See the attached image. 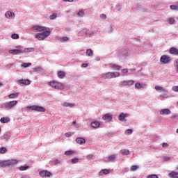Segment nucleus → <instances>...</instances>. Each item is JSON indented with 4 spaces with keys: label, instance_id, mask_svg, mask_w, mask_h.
Instances as JSON below:
<instances>
[{
    "label": "nucleus",
    "instance_id": "49",
    "mask_svg": "<svg viewBox=\"0 0 178 178\" xmlns=\"http://www.w3.org/2000/svg\"><path fill=\"white\" fill-rule=\"evenodd\" d=\"M6 151H7V149L5 147L0 148V154H5Z\"/></svg>",
    "mask_w": 178,
    "mask_h": 178
},
{
    "label": "nucleus",
    "instance_id": "36",
    "mask_svg": "<svg viewBox=\"0 0 178 178\" xmlns=\"http://www.w3.org/2000/svg\"><path fill=\"white\" fill-rule=\"evenodd\" d=\"M29 168H30V166H29V165H22V166L19 167V170H21L22 172H23L24 170H27V169H29Z\"/></svg>",
    "mask_w": 178,
    "mask_h": 178
},
{
    "label": "nucleus",
    "instance_id": "47",
    "mask_svg": "<svg viewBox=\"0 0 178 178\" xmlns=\"http://www.w3.org/2000/svg\"><path fill=\"white\" fill-rule=\"evenodd\" d=\"M167 22L169 23V24H175V18H169L168 20H167Z\"/></svg>",
    "mask_w": 178,
    "mask_h": 178
},
{
    "label": "nucleus",
    "instance_id": "63",
    "mask_svg": "<svg viewBox=\"0 0 178 178\" xmlns=\"http://www.w3.org/2000/svg\"><path fill=\"white\" fill-rule=\"evenodd\" d=\"M87 66H88V63H83L82 64V67H87Z\"/></svg>",
    "mask_w": 178,
    "mask_h": 178
},
{
    "label": "nucleus",
    "instance_id": "24",
    "mask_svg": "<svg viewBox=\"0 0 178 178\" xmlns=\"http://www.w3.org/2000/svg\"><path fill=\"white\" fill-rule=\"evenodd\" d=\"M110 173H111V170L104 169V170H102L99 172V176H104V175H109Z\"/></svg>",
    "mask_w": 178,
    "mask_h": 178
},
{
    "label": "nucleus",
    "instance_id": "42",
    "mask_svg": "<svg viewBox=\"0 0 178 178\" xmlns=\"http://www.w3.org/2000/svg\"><path fill=\"white\" fill-rule=\"evenodd\" d=\"M58 17V14L54 13L53 15L49 16L50 20H55Z\"/></svg>",
    "mask_w": 178,
    "mask_h": 178
},
{
    "label": "nucleus",
    "instance_id": "64",
    "mask_svg": "<svg viewBox=\"0 0 178 178\" xmlns=\"http://www.w3.org/2000/svg\"><path fill=\"white\" fill-rule=\"evenodd\" d=\"M171 118L176 119V118H177V114H174Z\"/></svg>",
    "mask_w": 178,
    "mask_h": 178
},
{
    "label": "nucleus",
    "instance_id": "32",
    "mask_svg": "<svg viewBox=\"0 0 178 178\" xmlns=\"http://www.w3.org/2000/svg\"><path fill=\"white\" fill-rule=\"evenodd\" d=\"M58 79H64L66 74L63 71H59L57 74Z\"/></svg>",
    "mask_w": 178,
    "mask_h": 178
},
{
    "label": "nucleus",
    "instance_id": "19",
    "mask_svg": "<svg viewBox=\"0 0 178 178\" xmlns=\"http://www.w3.org/2000/svg\"><path fill=\"white\" fill-rule=\"evenodd\" d=\"M127 116H129L128 113H121L118 115V120H120V122H124L126 118H127Z\"/></svg>",
    "mask_w": 178,
    "mask_h": 178
},
{
    "label": "nucleus",
    "instance_id": "1",
    "mask_svg": "<svg viewBox=\"0 0 178 178\" xmlns=\"http://www.w3.org/2000/svg\"><path fill=\"white\" fill-rule=\"evenodd\" d=\"M101 79L103 80H111V79H117L118 77H120V72H105L100 74Z\"/></svg>",
    "mask_w": 178,
    "mask_h": 178
},
{
    "label": "nucleus",
    "instance_id": "50",
    "mask_svg": "<svg viewBox=\"0 0 178 178\" xmlns=\"http://www.w3.org/2000/svg\"><path fill=\"white\" fill-rule=\"evenodd\" d=\"M174 66L176 69V72L177 73H178V60H176L175 63H174Z\"/></svg>",
    "mask_w": 178,
    "mask_h": 178
},
{
    "label": "nucleus",
    "instance_id": "30",
    "mask_svg": "<svg viewBox=\"0 0 178 178\" xmlns=\"http://www.w3.org/2000/svg\"><path fill=\"white\" fill-rule=\"evenodd\" d=\"M76 15L78 17H84V16H86V13L84 12V10L81 9L79 10Z\"/></svg>",
    "mask_w": 178,
    "mask_h": 178
},
{
    "label": "nucleus",
    "instance_id": "46",
    "mask_svg": "<svg viewBox=\"0 0 178 178\" xmlns=\"http://www.w3.org/2000/svg\"><path fill=\"white\" fill-rule=\"evenodd\" d=\"M88 33H89L88 34V35H89V37H92V35H95V34H97V32L95 31H88Z\"/></svg>",
    "mask_w": 178,
    "mask_h": 178
},
{
    "label": "nucleus",
    "instance_id": "22",
    "mask_svg": "<svg viewBox=\"0 0 178 178\" xmlns=\"http://www.w3.org/2000/svg\"><path fill=\"white\" fill-rule=\"evenodd\" d=\"M61 105L62 106H64V108H73L76 104L69 102H63Z\"/></svg>",
    "mask_w": 178,
    "mask_h": 178
},
{
    "label": "nucleus",
    "instance_id": "38",
    "mask_svg": "<svg viewBox=\"0 0 178 178\" xmlns=\"http://www.w3.org/2000/svg\"><path fill=\"white\" fill-rule=\"evenodd\" d=\"M115 159H116V154H111L108 158V161H109L110 162L112 161H115Z\"/></svg>",
    "mask_w": 178,
    "mask_h": 178
},
{
    "label": "nucleus",
    "instance_id": "55",
    "mask_svg": "<svg viewBox=\"0 0 178 178\" xmlns=\"http://www.w3.org/2000/svg\"><path fill=\"white\" fill-rule=\"evenodd\" d=\"M77 162H79L78 158H74L72 159V163H77Z\"/></svg>",
    "mask_w": 178,
    "mask_h": 178
},
{
    "label": "nucleus",
    "instance_id": "11",
    "mask_svg": "<svg viewBox=\"0 0 178 178\" xmlns=\"http://www.w3.org/2000/svg\"><path fill=\"white\" fill-rule=\"evenodd\" d=\"M5 17L6 19L12 20V19H15V13L10 11V10L6 11L5 13Z\"/></svg>",
    "mask_w": 178,
    "mask_h": 178
},
{
    "label": "nucleus",
    "instance_id": "10",
    "mask_svg": "<svg viewBox=\"0 0 178 178\" xmlns=\"http://www.w3.org/2000/svg\"><path fill=\"white\" fill-rule=\"evenodd\" d=\"M160 62L164 65L169 63V62H170V57L166 55H163L160 58Z\"/></svg>",
    "mask_w": 178,
    "mask_h": 178
},
{
    "label": "nucleus",
    "instance_id": "34",
    "mask_svg": "<svg viewBox=\"0 0 178 178\" xmlns=\"http://www.w3.org/2000/svg\"><path fill=\"white\" fill-rule=\"evenodd\" d=\"M25 111H35V105L26 106Z\"/></svg>",
    "mask_w": 178,
    "mask_h": 178
},
{
    "label": "nucleus",
    "instance_id": "23",
    "mask_svg": "<svg viewBox=\"0 0 178 178\" xmlns=\"http://www.w3.org/2000/svg\"><path fill=\"white\" fill-rule=\"evenodd\" d=\"M170 54H171V55H175L178 56V49L175 47H171L170 49Z\"/></svg>",
    "mask_w": 178,
    "mask_h": 178
},
{
    "label": "nucleus",
    "instance_id": "59",
    "mask_svg": "<svg viewBox=\"0 0 178 178\" xmlns=\"http://www.w3.org/2000/svg\"><path fill=\"white\" fill-rule=\"evenodd\" d=\"M172 91H175V92H178V86H173Z\"/></svg>",
    "mask_w": 178,
    "mask_h": 178
},
{
    "label": "nucleus",
    "instance_id": "61",
    "mask_svg": "<svg viewBox=\"0 0 178 178\" xmlns=\"http://www.w3.org/2000/svg\"><path fill=\"white\" fill-rule=\"evenodd\" d=\"M121 72L122 73H124V74L129 73V70H127V68L122 69Z\"/></svg>",
    "mask_w": 178,
    "mask_h": 178
},
{
    "label": "nucleus",
    "instance_id": "53",
    "mask_svg": "<svg viewBox=\"0 0 178 178\" xmlns=\"http://www.w3.org/2000/svg\"><path fill=\"white\" fill-rule=\"evenodd\" d=\"M53 163H54V165H59V163H60V160H59V159H54L53 161Z\"/></svg>",
    "mask_w": 178,
    "mask_h": 178
},
{
    "label": "nucleus",
    "instance_id": "56",
    "mask_svg": "<svg viewBox=\"0 0 178 178\" xmlns=\"http://www.w3.org/2000/svg\"><path fill=\"white\" fill-rule=\"evenodd\" d=\"M147 178H159L158 176L156 175H149Z\"/></svg>",
    "mask_w": 178,
    "mask_h": 178
},
{
    "label": "nucleus",
    "instance_id": "57",
    "mask_svg": "<svg viewBox=\"0 0 178 178\" xmlns=\"http://www.w3.org/2000/svg\"><path fill=\"white\" fill-rule=\"evenodd\" d=\"M65 137H72V136H73V134H72V132H67L65 134Z\"/></svg>",
    "mask_w": 178,
    "mask_h": 178
},
{
    "label": "nucleus",
    "instance_id": "8",
    "mask_svg": "<svg viewBox=\"0 0 178 178\" xmlns=\"http://www.w3.org/2000/svg\"><path fill=\"white\" fill-rule=\"evenodd\" d=\"M16 83L18 86H30L31 84V81L29 79H19L17 80Z\"/></svg>",
    "mask_w": 178,
    "mask_h": 178
},
{
    "label": "nucleus",
    "instance_id": "13",
    "mask_svg": "<svg viewBox=\"0 0 178 178\" xmlns=\"http://www.w3.org/2000/svg\"><path fill=\"white\" fill-rule=\"evenodd\" d=\"M113 119V115L110 113H106L102 117V120H104V122H112Z\"/></svg>",
    "mask_w": 178,
    "mask_h": 178
},
{
    "label": "nucleus",
    "instance_id": "54",
    "mask_svg": "<svg viewBox=\"0 0 178 178\" xmlns=\"http://www.w3.org/2000/svg\"><path fill=\"white\" fill-rule=\"evenodd\" d=\"M41 70H42V68L41 67H35L33 69L34 72H41Z\"/></svg>",
    "mask_w": 178,
    "mask_h": 178
},
{
    "label": "nucleus",
    "instance_id": "37",
    "mask_svg": "<svg viewBox=\"0 0 178 178\" xmlns=\"http://www.w3.org/2000/svg\"><path fill=\"white\" fill-rule=\"evenodd\" d=\"M76 152L73 150H68L65 152V155H67V156H70V155H73V154H75Z\"/></svg>",
    "mask_w": 178,
    "mask_h": 178
},
{
    "label": "nucleus",
    "instance_id": "21",
    "mask_svg": "<svg viewBox=\"0 0 178 178\" xmlns=\"http://www.w3.org/2000/svg\"><path fill=\"white\" fill-rule=\"evenodd\" d=\"M160 115H170L172 111H170L168 108L161 109L159 111Z\"/></svg>",
    "mask_w": 178,
    "mask_h": 178
},
{
    "label": "nucleus",
    "instance_id": "18",
    "mask_svg": "<svg viewBox=\"0 0 178 178\" xmlns=\"http://www.w3.org/2000/svg\"><path fill=\"white\" fill-rule=\"evenodd\" d=\"M108 67L110 69H112L113 70H120V69H122V67L120 65L112 63L108 65Z\"/></svg>",
    "mask_w": 178,
    "mask_h": 178
},
{
    "label": "nucleus",
    "instance_id": "31",
    "mask_svg": "<svg viewBox=\"0 0 178 178\" xmlns=\"http://www.w3.org/2000/svg\"><path fill=\"white\" fill-rule=\"evenodd\" d=\"M168 176L170 178H178V172L172 171L170 173H169Z\"/></svg>",
    "mask_w": 178,
    "mask_h": 178
},
{
    "label": "nucleus",
    "instance_id": "3",
    "mask_svg": "<svg viewBox=\"0 0 178 178\" xmlns=\"http://www.w3.org/2000/svg\"><path fill=\"white\" fill-rule=\"evenodd\" d=\"M154 89L157 92H163L159 95L160 98H169V90L164 87L156 86Z\"/></svg>",
    "mask_w": 178,
    "mask_h": 178
},
{
    "label": "nucleus",
    "instance_id": "20",
    "mask_svg": "<svg viewBox=\"0 0 178 178\" xmlns=\"http://www.w3.org/2000/svg\"><path fill=\"white\" fill-rule=\"evenodd\" d=\"M22 49H11L9 50V54H11L12 55H20L22 53Z\"/></svg>",
    "mask_w": 178,
    "mask_h": 178
},
{
    "label": "nucleus",
    "instance_id": "33",
    "mask_svg": "<svg viewBox=\"0 0 178 178\" xmlns=\"http://www.w3.org/2000/svg\"><path fill=\"white\" fill-rule=\"evenodd\" d=\"M120 152L122 155H129L130 154V150L127 149H123L120 150Z\"/></svg>",
    "mask_w": 178,
    "mask_h": 178
},
{
    "label": "nucleus",
    "instance_id": "29",
    "mask_svg": "<svg viewBox=\"0 0 178 178\" xmlns=\"http://www.w3.org/2000/svg\"><path fill=\"white\" fill-rule=\"evenodd\" d=\"M0 122L3 124L8 123V122H10V119L9 117H3L0 119Z\"/></svg>",
    "mask_w": 178,
    "mask_h": 178
},
{
    "label": "nucleus",
    "instance_id": "25",
    "mask_svg": "<svg viewBox=\"0 0 178 178\" xmlns=\"http://www.w3.org/2000/svg\"><path fill=\"white\" fill-rule=\"evenodd\" d=\"M33 51H34V48L28 47V48H24V49H22V54H29L30 52H33Z\"/></svg>",
    "mask_w": 178,
    "mask_h": 178
},
{
    "label": "nucleus",
    "instance_id": "27",
    "mask_svg": "<svg viewBox=\"0 0 178 178\" xmlns=\"http://www.w3.org/2000/svg\"><path fill=\"white\" fill-rule=\"evenodd\" d=\"M19 97V92H15V93H11L8 95V98L10 99H16Z\"/></svg>",
    "mask_w": 178,
    "mask_h": 178
},
{
    "label": "nucleus",
    "instance_id": "9",
    "mask_svg": "<svg viewBox=\"0 0 178 178\" xmlns=\"http://www.w3.org/2000/svg\"><path fill=\"white\" fill-rule=\"evenodd\" d=\"M39 175L40 176V177H42V178L51 177V176H52V174L51 173V172L48 170H42L39 172Z\"/></svg>",
    "mask_w": 178,
    "mask_h": 178
},
{
    "label": "nucleus",
    "instance_id": "16",
    "mask_svg": "<svg viewBox=\"0 0 178 178\" xmlns=\"http://www.w3.org/2000/svg\"><path fill=\"white\" fill-rule=\"evenodd\" d=\"M141 88H147V84L145 83H135V90H141Z\"/></svg>",
    "mask_w": 178,
    "mask_h": 178
},
{
    "label": "nucleus",
    "instance_id": "5",
    "mask_svg": "<svg viewBox=\"0 0 178 178\" xmlns=\"http://www.w3.org/2000/svg\"><path fill=\"white\" fill-rule=\"evenodd\" d=\"M48 84L51 88H55V90H65V88L64 83L56 81H50Z\"/></svg>",
    "mask_w": 178,
    "mask_h": 178
},
{
    "label": "nucleus",
    "instance_id": "45",
    "mask_svg": "<svg viewBox=\"0 0 178 178\" xmlns=\"http://www.w3.org/2000/svg\"><path fill=\"white\" fill-rule=\"evenodd\" d=\"M138 168V165H132L131 166L130 170L131 172H136L137 169Z\"/></svg>",
    "mask_w": 178,
    "mask_h": 178
},
{
    "label": "nucleus",
    "instance_id": "41",
    "mask_svg": "<svg viewBox=\"0 0 178 178\" xmlns=\"http://www.w3.org/2000/svg\"><path fill=\"white\" fill-rule=\"evenodd\" d=\"M86 56H92V50H91V49H88L86 50Z\"/></svg>",
    "mask_w": 178,
    "mask_h": 178
},
{
    "label": "nucleus",
    "instance_id": "43",
    "mask_svg": "<svg viewBox=\"0 0 178 178\" xmlns=\"http://www.w3.org/2000/svg\"><path fill=\"white\" fill-rule=\"evenodd\" d=\"M60 42H66V41H69V38L67 36H64L60 39Z\"/></svg>",
    "mask_w": 178,
    "mask_h": 178
},
{
    "label": "nucleus",
    "instance_id": "48",
    "mask_svg": "<svg viewBox=\"0 0 178 178\" xmlns=\"http://www.w3.org/2000/svg\"><path fill=\"white\" fill-rule=\"evenodd\" d=\"M11 38H13V40H19V34L17 33H14L11 35Z\"/></svg>",
    "mask_w": 178,
    "mask_h": 178
},
{
    "label": "nucleus",
    "instance_id": "35",
    "mask_svg": "<svg viewBox=\"0 0 178 178\" xmlns=\"http://www.w3.org/2000/svg\"><path fill=\"white\" fill-rule=\"evenodd\" d=\"M114 29H115V25L111 24L110 26L108 27V34H112V33L113 32Z\"/></svg>",
    "mask_w": 178,
    "mask_h": 178
},
{
    "label": "nucleus",
    "instance_id": "7",
    "mask_svg": "<svg viewBox=\"0 0 178 178\" xmlns=\"http://www.w3.org/2000/svg\"><path fill=\"white\" fill-rule=\"evenodd\" d=\"M49 29V28L48 27L42 26L40 25L33 26L32 28H31V30L32 31H34L35 33H37V32L42 33V31H45Z\"/></svg>",
    "mask_w": 178,
    "mask_h": 178
},
{
    "label": "nucleus",
    "instance_id": "28",
    "mask_svg": "<svg viewBox=\"0 0 178 178\" xmlns=\"http://www.w3.org/2000/svg\"><path fill=\"white\" fill-rule=\"evenodd\" d=\"M76 143L77 144H86V139H84V138H77L76 139Z\"/></svg>",
    "mask_w": 178,
    "mask_h": 178
},
{
    "label": "nucleus",
    "instance_id": "52",
    "mask_svg": "<svg viewBox=\"0 0 178 178\" xmlns=\"http://www.w3.org/2000/svg\"><path fill=\"white\" fill-rule=\"evenodd\" d=\"M115 9H116V10H118V12H120V10L122 9V6L120 4L116 5Z\"/></svg>",
    "mask_w": 178,
    "mask_h": 178
},
{
    "label": "nucleus",
    "instance_id": "39",
    "mask_svg": "<svg viewBox=\"0 0 178 178\" xmlns=\"http://www.w3.org/2000/svg\"><path fill=\"white\" fill-rule=\"evenodd\" d=\"M31 66V63H24L21 65V67H30Z\"/></svg>",
    "mask_w": 178,
    "mask_h": 178
},
{
    "label": "nucleus",
    "instance_id": "2",
    "mask_svg": "<svg viewBox=\"0 0 178 178\" xmlns=\"http://www.w3.org/2000/svg\"><path fill=\"white\" fill-rule=\"evenodd\" d=\"M19 161L17 159L2 161H0V168H6V166L8 168H13V166H15V165H17Z\"/></svg>",
    "mask_w": 178,
    "mask_h": 178
},
{
    "label": "nucleus",
    "instance_id": "44",
    "mask_svg": "<svg viewBox=\"0 0 178 178\" xmlns=\"http://www.w3.org/2000/svg\"><path fill=\"white\" fill-rule=\"evenodd\" d=\"M172 10H178V6L177 3L176 5H172L170 6Z\"/></svg>",
    "mask_w": 178,
    "mask_h": 178
},
{
    "label": "nucleus",
    "instance_id": "17",
    "mask_svg": "<svg viewBox=\"0 0 178 178\" xmlns=\"http://www.w3.org/2000/svg\"><path fill=\"white\" fill-rule=\"evenodd\" d=\"M91 127H92V129H98V127H99V126H101V122L99 121H92L90 124Z\"/></svg>",
    "mask_w": 178,
    "mask_h": 178
},
{
    "label": "nucleus",
    "instance_id": "15",
    "mask_svg": "<svg viewBox=\"0 0 178 178\" xmlns=\"http://www.w3.org/2000/svg\"><path fill=\"white\" fill-rule=\"evenodd\" d=\"M88 30L81 29L78 32V37H84V35H88Z\"/></svg>",
    "mask_w": 178,
    "mask_h": 178
},
{
    "label": "nucleus",
    "instance_id": "26",
    "mask_svg": "<svg viewBox=\"0 0 178 178\" xmlns=\"http://www.w3.org/2000/svg\"><path fill=\"white\" fill-rule=\"evenodd\" d=\"M35 112H45V108L41 106L35 105Z\"/></svg>",
    "mask_w": 178,
    "mask_h": 178
},
{
    "label": "nucleus",
    "instance_id": "4",
    "mask_svg": "<svg viewBox=\"0 0 178 178\" xmlns=\"http://www.w3.org/2000/svg\"><path fill=\"white\" fill-rule=\"evenodd\" d=\"M51 35V31L50 29L43 31L42 33H36L35 35V38L38 40L39 41H42V40H45V38L49 37Z\"/></svg>",
    "mask_w": 178,
    "mask_h": 178
},
{
    "label": "nucleus",
    "instance_id": "58",
    "mask_svg": "<svg viewBox=\"0 0 178 178\" xmlns=\"http://www.w3.org/2000/svg\"><path fill=\"white\" fill-rule=\"evenodd\" d=\"M100 19H102L103 20H105V19H106V15L101 14L100 15Z\"/></svg>",
    "mask_w": 178,
    "mask_h": 178
},
{
    "label": "nucleus",
    "instance_id": "60",
    "mask_svg": "<svg viewBox=\"0 0 178 178\" xmlns=\"http://www.w3.org/2000/svg\"><path fill=\"white\" fill-rule=\"evenodd\" d=\"M87 159H92V158H94V155L93 154H88V156H87Z\"/></svg>",
    "mask_w": 178,
    "mask_h": 178
},
{
    "label": "nucleus",
    "instance_id": "12",
    "mask_svg": "<svg viewBox=\"0 0 178 178\" xmlns=\"http://www.w3.org/2000/svg\"><path fill=\"white\" fill-rule=\"evenodd\" d=\"M129 55V51L127 49H122L118 51V56L119 58H126Z\"/></svg>",
    "mask_w": 178,
    "mask_h": 178
},
{
    "label": "nucleus",
    "instance_id": "40",
    "mask_svg": "<svg viewBox=\"0 0 178 178\" xmlns=\"http://www.w3.org/2000/svg\"><path fill=\"white\" fill-rule=\"evenodd\" d=\"M124 134H126V136H130V134H133V129L125 130Z\"/></svg>",
    "mask_w": 178,
    "mask_h": 178
},
{
    "label": "nucleus",
    "instance_id": "14",
    "mask_svg": "<svg viewBox=\"0 0 178 178\" xmlns=\"http://www.w3.org/2000/svg\"><path fill=\"white\" fill-rule=\"evenodd\" d=\"M133 84H134V81L133 80L123 81L120 83V86H122V87L133 86Z\"/></svg>",
    "mask_w": 178,
    "mask_h": 178
},
{
    "label": "nucleus",
    "instance_id": "62",
    "mask_svg": "<svg viewBox=\"0 0 178 178\" xmlns=\"http://www.w3.org/2000/svg\"><path fill=\"white\" fill-rule=\"evenodd\" d=\"M169 145H168V143H163L162 147H163V148L168 147Z\"/></svg>",
    "mask_w": 178,
    "mask_h": 178
},
{
    "label": "nucleus",
    "instance_id": "51",
    "mask_svg": "<svg viewBox=\"0 0 178 178\" xmlns=\"http://www.w3.org/2000/svg\"><path fill=\"white\" fill-rule=\"evenodd\" d=\"M163 160L164 162H168V161H170V157H169V156H164Z\"/></svg>",
    "mask_w": 178,
    "mask_h": 178
},
{
    "label": "nucleus",
    "instance_id": "6",
    "mask_svg": "<svg viewBox=\"0 0 178 178\" xmlns=\"http://www.w3.org/2000/svg\"><path fill=\"white\" fill-rule=\"evenodd\" d=\"M18 102L17 100H11L9 102H6L3 104V108L6 109V111H10L17 105Z\"/></svg>",
    "mask_w": 178,
    "mask_h": 178
}]
</instances>
